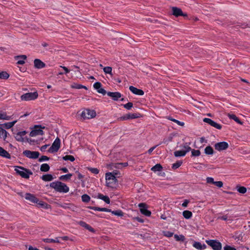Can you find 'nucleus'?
<instances>
[{
	"label": "nucleus",
	"instance_id": "1",
	"mask_svg": "<svg viewBox=\"0 0 250 250\" xmlns=\"http://www.w3.org/2000/svg\"><path fill=\"white\" fill-rule=\"evenodd\" d=\"M50 187L59 192L67 193L69 190V188L65 184L60 181L51 183Z\"/></svg>",
	"mask_w": 250,
	"mask_h": 250
},
{
	"label": "nucleus",
	"instance_id": "2",
	"mask_svg": "<svg viewBox=\"0 0 250 250\" xmlns=\"http://www.w3.org/2000/svg\"><path fill=\"white\" fill-rule=\"evenodd\" d=\"M25 199L30 201L32 203H37L40 207L44 208H48V205L42 201H40L39 199L33 194L29 193H26L24 196Z\"/></svg>",
	"mask_w": 250,
	"mask_h": 250
},
{
	"label": "nucleus",
	"instance_id": "3",
	"mask_svg": "<svg viewBox=\"0 0 250 250\" xmlns=\"http://www.w3.org/2000/svg\"><path fill=\"white\" fill-rule=\"evenodd\" d=\"M15 170L16 173L22 178L28 179L29 176L33 174V172L28 169L20 166H15Z\"/></svg>",
	"mask_w": 250,
	"mask_h": 250
},
{
	"label": "nucleus",
	"instance_id": "4",
	"mask_svg": "<svg viewBox=\"0 0 250 250\" xmlns=\"http://www.w3.org/2000/svg\"><path fill=\"white\" fill-rule=\"evenodd\" d=\"M106 186L108 187L113 188L117 183V179L112 173L107 172L105 174Z\"/></svg>",
	"mask_w": 250,
	"mask_h": 250
},
{
	"label": "nucleus",
	"instance_id": "5",
	"mask_svg": "<svg viewBox=\"0 0 250 250\" xmlns=\"http://www.w3.org/2000/svg\"><path fill=\"white\" fill-rule=\"evenodd\" d=\"M96 115V112L94 110L89 109H84L80 115L83 120L90 119L94 118Z\"/></svg>",
	"mask_w": 250,
	"mask_h": 250
},
{
	"label": "nucleus",
	"instance_id": "6",
	"mask_svg": "<svg viewBox=\"0 0 250 250\" xmlns=\"http://www.w3.org/2000/svg\"><path fill=\"white\" fill-rule=\"evenodd\" d=\"M38 97V94L37 92L26 93L21 96L22 101H28L34 100Z\"/></svg>",
	"mask_w": 250,
	"mask_h": 250
},
{
	"label": "nucleus",
	"instance_id": "7",
	"mask_svg": "<svg viewBox=\"0 0 250 250\" xmlns=\"http://www.w3.org/2000/svg\"><path fill=\"white\" fill-rule=\"evenodd\" d=\"M183 148H184V150L175 151L174 152V156L176 157L184 156L187 152L191 150V147L188 145L187 143L184 144Z\"/></svg>",
	"mask_w": 250,
	"mask_h": 250
},
{
	"label": "nucleus",
	"instance_id": "8",
	"mask_svg": "<svg viewBox=\"0 0 250 250\" xmlns=\"http://www.w3.org/2000/svg\"><path fill=\"white\" fill-rule=\"evenodd\" d=\"M42 128H44V127H42L41 125H35L33 130L30 132V136L31 137H34L39 135H43V131L42 130Z\"/></svg>",
	"mask_w": 250,
	"mask_h": 250
},
{
	"label": "nucleus",
	"instance_id": "9",
	"mask_svg": "<svg viewBox=\"0 0 250 250\" xmlns=\"http://www.w3.org/2000/svg\"><path fill=\"white\" fill-rule=\"evenodd\" d=\"M23 154L28 158L35 159L39 157L40 153L38 151H31L25 150L23 152Z\"/></svg>",
	"mask_w": 250,
	"mask_h": 250
},
{
	"label": "nucleus",
	"instance_id": "10",
	"mask_svg": "<svg viewBox=\"0 0 250 250\" xmlns=\"http://www.w3.org/2000/svg\"><path fill=\"white\" fill-rule=\"evenodd\" d=\"M60 147V140L57 138L53 142L52 146L48 149L49 152H57Z\"/></svg>",
	"mask_w": 250,
	"mask_h": 250
},
{
	"label": "nucleus",
	"instance_id": "11",
	"mask_svg": "<svg viewBox=\"0 0 250 250\" xmlns=\"http://www.w3.org/2000/svg\"><path fill=\"white\" fill-rule=\"evenodd\" d=\"M172 14L174 16L178 17L179 16L187 17L186 13H184L181 9L177 7H171Z\"/></svg>",
	"mask_w": 250,
	"mask_h": 250
},
{
	"label": "nucleus",
	"instance_id": "12",
	"mask_svg": "<svg viewBox=\"0 0 250 250\" xmlns=\"http://www.w3.org/2000/svg\"><path fill=\"white\" fill-rule=\"evenodd\" d=\"M138 207L140 208V212L142 214L146 216H150L151 215L150 211L147 209L146 204L145 203H140Z\"/></svg>",
	"mask_w": 250,
	"mask_h": 250
},
{
	"label": "nucleus",
	"instance_id": "13",
	"mask_svg": "<svg viewBox=\"0 0 250 250\" xmlns=\"http://www.w3.org/2000/svg\"><path fill=\"white\" fill-rule=\"evenodd\" d=\"M94 88L97 90V92L99 93L102 94L104 95L106 93V91L103 88H102V84L100 82H96L93 85Z\"/></svg>",
	"mask_w": 250,
	"mask_h": 250
},
{
	"label": "nucleus",
	"instance_id": "14",
	"mask_svg": "<svg viewBox=\"0 0 250 250\" xmlns=\"http://www.w3.org/2000/svg\"><path fill=\"white\" fill-rule=\"evenodd\" d=\"M34 64L35 68L38 69H42L45 67V63L42 62L41 60L36 59L34 61Z\"/></svg>",
	"mask_w": 250,
	"mask_h": 250
},
{
	"label": "nucleus",
	"instance_id": "15",
	"mask_svg": "<svg viewBox=\"0 0 250 250\" xmlns=\"http://www.w3.org/2000/svg\"><path fill=\"white\" fill-rule=\"evenodd\" d=\"M107 95L112 98L114 101H117L118 99L121 97L122 95L120 92H108L106 93Z\"/></svg>",
	"mask_w": 250,
	"mask_h": 250
},
{
	"label": "nucleus",
	"instance_id": "16",
	"mask_svg": "<svg viewBox=\"0 0 250 250\" xmlns=\"http://www.w3.org/2000/svg\"><path fill=\"white\" fill-rule=\"evenodd\" d=\"M129 89L133 94L137 95H143L144 94V92L142 90L138 89L133 86H130L129 87Z\"/></svg>",
	"mask_w": 250,
	"mask_h": 250
},
{
	"label": "nucleus",
	"instance_id": "17",
	"mask_svg": "<svg viewBox=\"0 0 250 250\" xmlns=\"http://www.w3.org/2000/svg\"><path fill=\"white\" fill-rule=\"evenodd\" d=\"M208 245L211 246L214 250H219V242L215 240L207 241Z\"/></svg>",
	"mask_w": 250,
	"mask_h": 250
},
{
	"label": "nucleus",
	"instance_id": "18",
	"mask_svg": "<svg viewBox=\"0 0 250 250\" xmlns=\"http://www.w3.org/2000/svg\"><path fill=\"white\" fill-rule=\"evenodd\" d=\"M26 134V132L25 131H22L21 132H18L15 136V139L17 141L19 142H23V136H24Z\"/></svg>",
	"mask_w": 250,
	"mask_h": 250
},
{
	"label": "nucleus",
	"instance_id": "19",
	"mask_svg": "<svg viewBox=\"0 0 250 250\" xmlns=\"http://www.w3.org/2000/svg\"><path fill=\"white\" fill-rule=\"evenodd\" d=\"M203 121L205 123H207L209 124L210 125L219 129V124L214 122L213 121L211 120L210 119L205 118L203 119Z\"/></svg>",
	"mask_w": 250,
	"mask_h": 250
},
{
	"label": "nucleus",
	"instance_id": "20",
	"mask_svg": "<svg viewBox=\"0 0 250 250\" xmlns=\"http://www.w3.org/2000/svg\"><path fill=\"white\" fill-rule=\"evenodd\" d=\"M26 58H27L26 56L24 55L17 56L15 57V59L16 60H18L19 59H22V60H18L17 62V63L18 64H20V65H23L25 63L24 60H26Z\"/></svg>",
	"mask_w": 250,
	"mask_h": 250
},
{
	"label": "nucleus",
	"instance_id": "21",
	"mask_svg": "<svg viewBox=\"0 0 250 250\" xmlns=\"http://www.w3.org/2000/svg\"><path fill=\"white\" fill-rule=\"evenodd\" d=\"M0 156L8 159L11 158L10 154L2 147L0 146Z\"/></svg>",
	"mask_w": 250,
	"mask_h": 250
},
{
	"label": "nucleus",
	"instance_id": "22",
	"mask_svg": "<svg viewBox=\"0 0 250 250\" xmlns=\"http://www.w3.org/2000/svg\"><path fill=\"white\" fill-rule=\"evenodd\" d=\"M193 246L199 250H204L206 248V246L205 244H202L200 242H194Z\"/></svg>",
	"mask_w": 250,
	"mask_h": 250
},
{
	"label": "nucleus",
	"instance_id": "23",
	"mask_svg": "<svg viewBox=\"0 0 250 250\" xmlns=\"http://www.w3.org/2000/svg\"><path fill=\"white\" fill-rule=\"evenodd\" d=\"M89 208L90 209L94 210L95 211H105V212L111 211V209H108L105 208H100V207H90Z\"/></svg>",
	"mask_w": 250,
	"mask_h": 250
},
{
	"label": "nucleus",
	"instance_id": "24",
	"mask_svg": "<svg viewBox=\"0 0 250 250\" xmlns=\"http://www.w3.org/2000/svg\"><path fill=\"white\" fill-rule=\"evenodd\" d=\"M79 224L83 227L86 228L87 229L89 230L91 232H94L95 230L94 229H93L90 226L86 224L85 222L83 221H80L79 222Z\"/></svg>",
	"mask_w": 250,
	"mask_h": 250
},
{
	"label": "nucleus",
	"instance_id": "25",
	"mask_svg": "<svg viewBox=\"0 0 250 250\" xmlns=\"http://www.w3.org/2000/svg\"><path fill=\"white\" fill-rule=\"evenodd\" d=\"M228 117L229 118V119L233 120L235 121L236 123L240 125H243V123L241 122L239 118L236 117V116L234 114H228Z\"/></svg>",
	"mask_w": 250,
	"mask_h": 250
},
{
	"label": "nucleus",
	"instance_id": "26",
	"mask_svg": "<svg viewBox=\"0 0 250 250\" xmlns=\"http://www.w3.org/2000/svg\"><path fill=\"white\" fill-rule=\"evenodd\" d=\"M98 198L101 200L104 201L106 203L109 204L110 203V199L107 196H104L102 194H98Z\"/></svg>",
	"mask_w": 250,
	"mask_h": 250
},
{
	"label": "nucleus",
	"instance_id": "27",
	"mask_svg": "<svg viewBox=\"0 0 250 250\" xmlns=\"http://www.w3.org/2000/svg\"><path fill=\"white\" fill-rule=\"evenodd\" d=\"M126 115L127 120L136 119L140 117L139 113H128Z\"/></svg>",
	"mask_w": 250,
	"mask_h": 250
},
{
	"label": "nucleus",
	"instance_id": "28",
	"mask_svg": "<svg viewBox=\"0 0 250 250\" xmlns=\"http://www.w3.org/2000/svg\"><path fill=\"white\" fill-rule=\"evenodd\" d=\"M59 238L56 237L55 239L50 238L43 239L42 241L46 243H60Z\"/></svg>",
	"mask_w": 250,
	"mask_h": 250
},
{
	"label": "nucleus",
	"instance_id": "29",
	"mask_svg": "<svg viewBox=\"0 0 250 250\" xmlns=\"http://www.w3.org/2000/svg\"><path fill=\"white\" fill-rule=\"evenodd\" d=\"M42 179L44 181H51L53 179L51 174H45L42 176Z\"/></svg>",
	"mask_w": 250,
	"mask_h": 250
},
{
	"label": "nucleus",
	"instance_id": "30",
	"mask_svg": "<svg viewBox=\"0 0 250 250\" xmlns=\"http://www.w3.org/2000/svg\"><path fill=\"white\" fill-rule=\"evenodd\" d=\"M16 122H17V121H13L12 122H9V123L3 124H2L3 128H5L6 129H9V128H11L15 125V124Z\"/></svg>",
	"mask_w": 250,
	"mask_h": 250
},
{
	"label": "nucleus",
	"instance_id": "31",
	"mask_svg": "<svg viewBox=\"0 0 250 250\" xmlns=\"http://www.w3.org/2000/svg\"><path fill=\"white\" fill-rule=\"evenodd\" d=\"M163 169L162 166L160 164H157L156 165H155L154 167H153L151 170L154 172L156 171H162Z\"/></svg>",
	"mask_w": 250,
	"mask_h": 250
},
{
	"label": "nucleus",
	"instance_id": "32",
	"mask_svg": "<svg viewBox=\"0 0 250 250\" xmlns=\"http://www.w3.org/2000/svg\"><path fill=\"white\" fill-rule=\"evenodd\" d=\"M236 188L238 192L241 194H244L247 192V188L244 187L237 185L236 187Z\"/></svg>",
	"mask_w": 250,
	"mask_h": 250
},
{
	"label": "nucleus",
	"instance_id": "33",
	"mask_svg": "<svg viewBox=\"0 0 250 250\" xmlns=\"http://www.w3.org/2000/svg\"><path fill=\"white\" fill-rule=\"evenodd\" d=\"M50 169V167L47 164H43L41 165L40 170L43 172H47Z\"/></svg>",
	"mask_w": 250,
	"mask_h": 250
},
{
	"label": "nucleus",
	"instance_id": "34",
	"mask_svg": "<svg viewBox=\"0 0 250 250\" xmlns=\"http://www.w3.org/2000/svg\"><path fill=\"white\" fill-rule=\"evenodd\" d=\"M183 215L186 219H189L192 217V213L190 211L185 210L183 212Z\"/></svg>",
	"mask_w": 250,
	"mask_h": 250
},
{
	"label": "nucleus",
	"instance_id": "35",
	"mask_svg": "<svg viewBox=\"0 0 250 250\" xmlns=\"http://www.w3.org/2000/svg\"><path fill=\"white\" fill-rule=\"evenodd\" d=\"M72 176V174L69 173L67 174L62 175L61 177H60L59 179L61 180L66 181L68 180H69Z\"/></svg>",
	"mask_w": 250,
	"mask_h": 250
},
{
	"label": "nucleus",
	"instance_id": "36",
	"mask_svg": "<svg viewBox=\"0 0 250 250\" xmlns=\"http://www.w3.org/2000/svg\"><path fill=\"white\" fill-rule=\"evenodd\" d=\"M8 132L3 128L0 129V137L5 140L7 136Z\"/></svg>",
	"mask_w": 250,
	"mask_h": 250
},
{
	"label": "nucleus",
	"instance_id": "37",
	"mask_svg": "<svg viewBox=\"0 0 250 250\" xmlns=\"http://www.w3.org/2000/svg\"><path fill=\"white\" fill-rule=\"evenodd\" d=\"M229 147V145L227 142H220V150H225Z\"/></svg>",
	"mask_w": 250,
	"mask_h": 250
},
{
	"label": "nucleus",
	"instance_id": "38",
	"mask_svg": "<svg viewBox=\"0 0 250 250\" xmlns=\"http://www.w3.org/2000/svg\"><path fill=\"white\" fill-rule=\"evenodd\" d=\"M128 165L127 163H116L113 165V167L117 168H121L122 167H126Z\"/></svg>",
	"mask_w": 250,
	"mask_h": 250
},
{
	"label": "nucleus",
	"instance_id": "39",
	"mask_svg": "<svg viewBox=\"0 0 250 250\" xmlns=\"http://www.w3.org/2000/svg\"><path fill=\"white\" fill-rule=\"evenodd\" d=\"M174 237V238L175 239V240L177 241H182V242H183L185 240V236L183 235L175 234Z\"/></svg>",
	"mask_w": 250,
	"mask_h": 250
},
{
	"label": "nucleus",
	"instance_id": "40",
	"mask_svg": "<svg viewBox=\"0 0 250 250\" xmlns=\"http://www.w3.org/2000/svg\"><path fill=\"white\" fill-rule=\"evenodd\" d=\"M109 212H111V213L112 214H114V215L122 217L124 215V213L121 210H113V211H112L111 210V211H110Z\"/></svg>",
	"mask_w": 250,
	"mask_h": 250
},
{
	"label": "nucleus",
	"instance_id": "41",
	"mask_svg": "<svg viewBox=\"0 0 250 250\" xmlns=\"http://www.w3.org/2000/svg\"><path fill=\"white\" fill-rule=\"evenodd\" d=\"M9 77V75L5 71L0 72V79H7Z\"/></svg>",
	"mask_w": 250,
	"mask_h": 250
},
{
	"label": "nucleus",
	"instance_id": "42",
	"mask_svg": "<svg viewBox=\"0 0 250 250\" xmlns=\"http://www.w3.org/2000/svg\"><path fill=\"white\" fill-rule=\"evenodd\" d=\"M205 152L208 155L212 154L213 153V148L210 146H208L205 149Z\"/></svg>",
	"mask_w": 250,
	"mask_h": 250
},
{
	"label": "nucleus",
	"instance_id": "43",
	"mask_svg": "<svg viewBox=\"0 0 250 250\" xmlns=\"http://www.w3.org/2000/svg\"><path fill=\"white\" fill-rule=\"evenodd\" d=\"M167 119L170 120V121H173L174 122V123H176L177 125H180V126H184L185 124L184 122H180L177 120H176L175 119H173L172 118V117H167Z\"/></svg>",
	"mask_w": 250,
	"mask_h": 250
},
{
	"label": "nucleus",
	"instance_id": "44",
	"mask_svg": "<svg viewBox=\"0 0 250 250\" xmlns=\"http://www.w3.org/2000/svg\"><path fill=\"white\" fill-rule=\"evenodd\" d=\"M103 70H104V72L105 74H109L111 75H113L112 73V68L111 67H110V66L104 67L103 68Z\"/></svg>",
	"mask_w": 250,
	"mask_h": 250
},
{
	"label": "nucleus",
	"instance_id": "45",
	"mask_svg": "<svg viewBox=\"0 0 250 250\" xmlns=\"http://www.w3.org/2000/svg\"><path fill=\"white\" fill-rule=\"evenodd\" d=\"M82 200L83 202L87 203L90 200V197L87 194H83L82 196Z\"/></svg>",
	"mask_w": 250,
	"mask_h": 250
},
{
	"label": "nucleus",
	"instance_id": "46",
	"mask_svg": "<svg viewBox=\"0 0 250 250\" xmlns=\"http://www.w3.org/2000/svg\"><path fill=\"white\" fill-rule=\"evenodd\" d=\"M63 160L65 161L69 160L71 162H73L75 160V158L72 155H65L62 157Z\"/></svg>",
	"mask_w": 250,
	"mask_h": 250
},
{
	"label": "nucleus",
	"instance_id": "47",
	"mask_svg": "<svg viewBox=\"0 0 250 250\" xmlns=\"http://www.w3.org/2000/svg\"><path fill=\"white\" fill-rule=\"evenodd\" d=\"M10 118V117L6 115L5 113H0V120H9Z\"/></svg>",
	"mask_w": 250,
	"mask_h": 250
},
{
	"label": "nucleus",
	"instance_id": "48",
	"mask_svg": "<svg viewBox=\"0 0 250 250\" xmlns=\"http://www.w3.org/2000/svg\"><path fill=\"white\" fill-rule=\"evenodd\" d=\"M123 106L127 110H130L133 107V103L128 102L126 104H123Z\"/></svg>",
	"mask_w": 250,
	"mask_h": 250
},
{
	"label": "nucleus",
	"instance_id": "49",
	"mask_svg": "<svg viewBox=\"0 0 250 250\" xmlns=\"http://www.w3.org/2000/svg\"><path fill=\"white\" fill-rule=\"evenodd\" d=\"M182 164V162L177 161V162H176L175 163H174L172 165V167L174 169H177L181 166Z\"/></svg>",
	"mask_w": 250,
	"mask_h": 250
},
{
	"label": "nucleus",
	"instance_id": "50",
	"mask_svg": "<svg viewBox=\"0 0 250 250\" xmlns=\"http://www.w3.org/2000/svg\"><path fill=\"white\" fill-rule=\"evenodd\" d=\"M192 156H198L200 155V151L199 150L191 149Z\"/></svg>",
	"mask_w": 250,
	"mask_h": 250
},
{
	"label": "nucleus",
	"instance_id": "51",
	"mask_svg": "<svg viewBox=\"0 0 250 250\" xmlns=\"http://www.w3.org/2000/svg\"><path fill=\"white\" fill-rule=\"evenodd\" d=\"M88 170L91 172L92 173L97 174L99 173V170L97 168L88 167Z\"/></svg>",
	"mask_w": 250,
	"mask_h": 250
},
{
	"label": "nucleus",
	"instance_id": "52",
	"mask_svg": "<svg viewBox=\"0 0 250 250\" xmlns=\"http://www.w3.org/2000/svg\"><path fill=\"white\" fill-rule=\"evenodd\" d=\"M72 87L76 89L84 88L85 89H87V88L85 86L76 83L74 84V85L72 86Z\"/></svg>",
	"mask_w": 250,
	"mask_h": 250
},
{
	"label": "nucleus",
	"instance_id": "53",
	"mask_svg": "<svg viewBox=\"0 0 250 250\" xmlns=\"http://www.w3.org/2000/svg\"><path fill=\"white\" fill-rule=\"evenodd\" d=\"M172 137H168V138H164L162 142V143L165 144H168V143L172 141Z\"/></svg>",
	"mask_w": 250,
	"mask_h": 250
},
{
	"label": "nucleus",
	"instance_id": "54",
	"mask_svg": "<svg viewBox=\"0 0 250 250\" xmlns=\"http://www.w3.org/2000/svg\"><path fill=\"white\" fill-rule=\"evenodd\" d=\"M49 159V158L47 156H42V157H41L39 158V161L40 162H43L44 161H47Z\"/></svg>",
	"mask_w": 250,
	"mask_h": 250
},
{
	"label": "nucleus",
	"instance_id": "55",
	"mask_svg": "<svg viewBox=\"0 0 250 250\" xmlns=\"http://www.w3.org/2000/svg\"><path fill=\"white\" fill-rule=\"evenodd\" d=\"M173 235V233L169 231H166L164 232V235L168 237H172Z\"/></svg>",
	"mask_w": 250,
	"mask_h": 250
},
{
	"label": "nucleus",
	"instance_id": "56",
	"mask_svg": "<svg viewBox=\"0 0 250 250\" xmlns=\"http://www.w3.org/2000/svg\"><path fill=\"white\" fill-rule=\"evenodd\" d=\"M118 120L119 121H123L125 120H127L126 115H125L122 117H120L118 118Z\"/></svg>",
	"mask_w": 250,
	"mask_h": 250
},
{
	"label": "nucleus",
	"instance_id": "57",
	"mask_svg": "<svg viewBox=\"0 0 250 250\" xmlns=\"http://www.w3.org/2000/svg\"><path fill=\"white\" fill-rule=\"evenodd\" d=\"M161 145V144H159V145ZM159 146V145H156V146H153V147H152L150 148L148 150V151H147L148 153V154H150L152 153V152L154 150V149H155V148L157 146Z\"/></svg>",
	"mask_w": 250,
	"mask_h": 250
},
{
	"label": "nucleus",
	"instance_id": "58",
	"mask_svg": "<svg viewBox=\"0 0 250 250\" xmlns=\"http://www.w3.org/2000/svg\"><path fill=\"white\" fill-rule=\"evenodd\" d=\"M207 182L208 183L213 184L214 179L211 177H208L207 178Z\"/></svg>",
	"mask_w": 250,
	"mask_h": 250
},
{
	"label": "nucleus",
	"instance_id": "59",
	"mask_svg": "<svg viewBox=\"0 0 250 250\" xmlns=\"http://www.w3.org/2000/svg\"><path fill=\"white\" fill-rule=\"evenodd\" d=\"M133 219L134 220H137V221H138L139 222H140V223H144V220L143 219H142L141 218H140L139 217H134Z\"/></svg>",
	"mask_w": 250,
	"mask_h": 250
},
{
	"label": "nucleus",
	"instance_id": "60",
	"mask_svg": "<svg viewBox=\"0 0 250 250\" xmlns=\"http://www.w3.org/2000/svg\"><path fill=\"white\" fill-rule=\"evenodd\" d=\"M111 173L113 174V175L115 177H116V178H117V177H119L118 175L120 174L119 171L117 170H114Z\"/></svg>",
	"mask_w": 250,
	"mask_h": 250
},
{
	"label": "nucleus",
	"instance_id": "61",
	"mask_svg": "<svg viewBox=\"0 0 250 250\" xmlns=\"http://www.w3.org/2000/svg\"><path fill=\"white\" fill-rule=\"evenodd\" d=\"M61 67L64 70L65 74H67L70 72V70L65 66H61Z\"/></svg>",
	"mask_w": 250,
	"mask_h": 250
},
{
	"label": "nucleus",
	"instance_id": "62",
	"mask_svg": "<svg viewBox=\"0 0 250 250\" xmlns=\"http://www.w3.org/2000/svg\"><path fill=\"white\" fill-rule=\"evenodd\" d=\"M189 203V201L188 200H185L183 203L182 204V206L183 207H187L188 204Z\"/></svg>",
	"mask_w": 250,
	"mask_h": 250
},
{
	"label": "nucleus",
	"instance_id": "63",
	"mask_svg": "<svg viewBox=\"0 0 250 250\" xmlns=\"http://www.w3.org/2000/svg\"><path fill=\"white\" fill-rule=\"evenodd\" d=\"M224 250H236V249L230 246H226L224 247Z\"/></svg>",
	"mask_w": 250,
	"mask_h": 250
},
{
	"label": "nucleus",
	"instance_id": "64",
	"mask_svg": "<svg viewBox=\"0 0 250 250\" xmlns=\"http://www.w3.org/2000/svg\"><path fill=\"white\" fill-rule=\"evenodd\" d=\"M48 146H49V145H45L42 146L40 148L41 150L42 151H44L46 149V148L48 147Z\"/></svg>",
	"mask_w": 250,
	"mask_h": 250
}]
</instances>
